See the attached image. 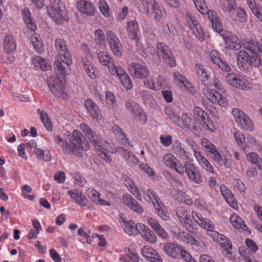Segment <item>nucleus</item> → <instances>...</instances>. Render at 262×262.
Instances as JSON below:
<instances>
[{"label":"nucleus","instance_id":"26","mask_svg":"<svg viewBox=\"0 0 262 262\" xmlns=\"http://www.w3.org/2000/svg\"><path fill=\"white\" fill-rule=\"evenodd\" d=\"M77 7L78 9L83 13L89 15H93L94 14V10L92 5L85 1L78 2L77 3Z\"/></svg>","mask_w":262,"mask_h":262},{"label":"nucleus","instance_id":"37","mask_svg":"<svg viewBox=\"0 0 262 262\" xmlns=\"http://www.w3.org/2000/svg\"><path fill=\"white\" fill-rule=\"evenodd\" d=\"M34 151L37 158L39 160L49 161L51 159V155L49 150L43 151L40 148L35 147Z\"/></svg>","mask_w":262,"mask_h":262},{"label":"nucleus","instance_id":"1","mask_svg":"<svg viewBox=\"0 0 262 262\" xmlns=\"http://www.w3.org/2000/svg\"><path fill=\"white\" fill-rule=\"evenodd\" d=\"M90 145L85 137L78 130H74L71 135L68 136V140H66L62 146V149L66 154H73L81 156V150H87Z\"/></svg>","mask_w":262,"mask_h":262},{"label":"nucleus","instance_id":"32","mask_svg":"<svg viewBox=\"0 0 262 262\" xmlns=\"http://www.w3.org/2000/svg\"><path fill=\"white\" fill-rule=\"evenodd\" d=\"M148 13L156 21L160 20L163 16L162 11L158 3L151 7L149 13Z\"/></svg>","mask_w":262,"mask_h":262},{"label":"nucleus","instance_id":"59","mask_svg":"<svg viewBox=\"0 0 262 262\" xmlns=\"http://www.w3.org/2000/svg\"><path fill=\"white\" fill-rule=\"evenodd\" d=\"M54 180L58 183H62L64 182L66 179V175L64 172L59 171L55 174Z\"/></svg>","mask_w":262,"mask_h":262},{"label":"nucleus","instance_id":"62","mask_svg":"<svg viewBox=\"0 0 262 262\" xmlns=\"http://www.w3.org/2000/svg\"><path fill=\"white\" fill-rule=\"evenodd\" d=\"M228 198L226 199V201L230 205V206L233 209L237 208V204L234 198V195L232 193H229Z\"/></svg>","mask_w":262,"mask_h":262},{"label":"nucleus","instance_id":"27","mask_svg":"<svg viewBox=\"0 0 262 262\" xmlns=\"http://www.w3.org/2000/svg\"><path fill=\"white\" fill-rule=\"evenodd\" d=\"M16 47L14 37L12 35H7L4 40V48L5 52L10 53L13 52Z\"/></svg>","mask_w":262,"mask_h":262},{"label":"nucleus","instance_id":"5","mask_svg":"<svg viewBox=\"0 0 262 262\" xmlns=\"http://www.w3.org/2000/svg\"><path fill=\"white\" fill-rule=\"evenodd\" d=\"M201 144L206 149L207 152L209 154L210 157L213 160L221 165H224L227 166L228 159L225 158H223L215 146L209 141L206 139H203L202 140Z\"/></svg>","mask_w":262,"mask_h":262},{"label":"nucleus","instance_id":"14","mask_svg":"<svg viewBox=\"0 0 262 262\" xmlns=\"http://www.w3.org/2000/svg\"><path fill=\"white\" fill-rule=\"evenodd\" d=\"M195 120L186 114H183L179 116L176 123L184 130H190L194 127Z\"/></svg>","mask_w":262,"mask_h":262},{"label":"nucleus","instance_id":"13","mask_svg":"<svg viewBox=\"0 0 262 262\" xmlns=\"http://www.w3.org/2000/svg\"><path fill=\"white\" fill-rule=\"evenodd\" d=\"M221 35L226 44V48L235 50L240 49L241 46L237 43L238 39L236 36L233 35L230 32L226 31H224Z\"/></svg>","mask_w":262,"mask_h":262},{"label":"nucleus","instance_id":"29","mask_svg":"<svg viewBox=\"0 0 262 262\" xmlns=\"http://www.w3.org/2000/svg\"><path fill=\"white\" fill-rule=\"evenodd\" d=\"M38 114L40 115V119L44 126L49 131L52 130V124L50 118L47 113L41 109L37 110Z\"/></svg>","mask_w":262,"mask_h":262},{"label":"nucleus","instance_id":"28","mask_svg":"<svg viewBox=\"0 0 262 262\" xmlns=\"http://www.w3.org/2000/svg\"><path fill=\"white\" fill-rule=\"evenodd\" d=\"M139 225H135L133 221L124 222L123 229L128 235H135L139 232Z\"/></svg>","mask_w":262,"mask_h":262},{"label":"nucleus","instance_id":"33","mask_svg":"<svg viewBox=\"0 0 262 262\" xmlns=\"http://www.w3.org/2000/svg\"><path fill=\"white\" fill-rule=\"evenodd\" d=\"M258 47L259 43L254 40L247 41L244 45V48L250 54L257 53V52L259 51Z\"/></svg>","mask_w":262,"mask_h":262},{"label":"nucleus","instance_id":"43","mask_svg":"<svg viewBox=\"0 0 262 262\" xmlns=\"http://www.w3.org/2000/svg\"><path fill=\"white\" fill-rule=\"evenodd\" d=\"M194 153L195 155V156L197 158L198 155H199L201 159L200 163L202 164V166L203 168L205 169L206 170H207L209 172H213V169L211 165L210 164V163L207 161L206 159H205L204 157H202L200 156V152H198L195 150L194 151Z\"/></svg>","mask_w":262,"mask_h":262},{"label":"nucleus","instance_id":"57","mask_svg":"<svg viewBox=\"0 0 262 262\" xmlns=\"http://www.w3.org/2000/svg\"><path fill=\"white\" fill-rule=\"evenodd\" d=\"M212 26L213 30H215L216 32L221 34H222V32H224L223 26L221 23L220 19L215 20V21H213V23H212Z\"/></svg>","mask_w":262,"mask_h":262},{"label":"nucleus","instance_id":"25","mask_svg":"<svg viewBox=\"0 0 262 262\" xmlns=\"http://www.w3.org/2000/svg\"><path fill=\"white\" fill-rule=\"evenodd\" d=\"M186 169V174L191 181L196 184H199L202 182V179L199 172L193 165H189Z\"/></svg>","mask_w":262,"mask_h":262},{"label":"nucleus","instance_id":"50","mask_svg":"<svg viewBox=\"0 0 262 262\" xmlns=\"http://www.w3.org/2000/svg\"><path fill=\"white\" fill-rule=\"evenodd\" d=\"M201 120L203 121V126H204V127H205L206 129L213 130L214 128V126L213 125V123L212 121L209 119L208 116H206L204 117V118H202Z\"/></svg>","mask_w":262,"mask_h":262},{"label":"nucleus","instance_id":"58","mask_svg":"<svg viewBox=\"0 0 262 262\" xmlns=\"http://www.w3.org/2000/svg\"><path fill=\"white\" fill-rule=\"evenodd\" d=\"M234 138L238 145L243 144L245 141V136L241 132H236L234 134Z\"/></svg>","mask_w":262,"mask_h":262},{"label":"nucleus","instance_id":"56","mask_svg":"<svg viewBox=\"0 0 262 262\" xmlns=\"http://www.w3.org/2000/svg\"><path fill=\"white\" fill-rule=\"evenodd\" d=\"M246 244L251 251L255 253L258 250V247L252 239H247L246 240Z\"/></svg>","mask_w":262,"mask_h":262},{"label":"nucleus","instance_id":"54","mask_svg":"<svg viewBox=\"0 0 262 262\" xmlns=\"http://www.w3.org/2000/svg\"><path fill=\"white\" fill-rule=\"evenodd\" d=\"M210 59L214 63L217 64L219 62L221 61V58L219 55V53L215 50H212L210 53Z\"/></svg>","mask_w":262,"mask_h":262},{"label":"nucleus","instance_id":"45","mask_svg":"<svg viewBox=\"0 0 262 262\" xmlns=\"http://www.w3.org/2000/svg\"><path fill=\"white\" fill-rule=\"evenodd\" d=\"M238 124L247 130L251 131L253 128L252 122L247 115L242 119L241 122H239Z\"/></svg>","mask_w":262,"mask_h":262},{"label":"nucleus","instance_id":"49","mask_svg":"<svg viewBox=\"0 0 262 262\" xmlns=\"http://www.w3.org/2000/svg\"><path fill=\"white\" fill-rule=\"evenodd\" d=\"M99 9L102 14L106 17L109 16V8L106 2L104 0H100L99 2Z\"/></svg>","mask_w":262,"mask_h":262},{"label":"nucleus","instance_id":"41","mask_svg":"<svg viewBox=\"0 0 262 262\" xmlns=\"http://www.w3.org/2000/svg\"><path fill=\"white\" fill-rule=\"evenodd\" d=\"M247 160L251 163L256 165L259 169L262 170V162L261 159L257 154L255 152H251L247 155Z\"/></svg>","mask_w":262,"mask_h":262},{"label":"nucleus","instance_id":"39","mask_svg":"<svg viewBox=\"0 0 262 262\" xmlns=\"http://www.w3.org/2000/svg\"><path fill=\"white\" fill-rule=\"evenodd\" d=\"M222 8L224 11L231 12L236 10L235 0H222Z\"/></svg>","mask_w":262,"mask_h":262},{"label":"nucleus","instance_id":"63","mask_svg":"<svg viewBox=\"0 0 262 262\" xmlns=\"http://www.w3.org/2000/svg\"><path fill=\"white\" fill-rule=\"evenodd\" d=\"M143 5L145 7L147 13H149L150 9L157 2L155 0H142Z\"/></svg>","mask_w":262,"mask_h":262},{"label":"nucleus","instance_id":"60","mask_svg":"<svg viewBox=\"0 0 262 262\" xmlns=\"http://www.w3.org/2000/svg\"><path fill=\"white\" fill-rule=\"evenodd\" d=\"M180 222L184 224L187 228H190L193 223L192 217L189 213L183 220H181Z\"/></svg>","mask_w":262,"mask_h":262},{"label":"nucleus","instance_id":"11","mask_svg":"<svg viewBox=\"0 0 262 262\" xmlns=\"http://www.w3.org/2000/svg\"><path fill=\"white\" fill-rule=\"evenodd\" d=\"M130 74L136 78L144 79L149 75L147 68L137 63H132L128 67Z\"/></svg>","mask_w":262,"mask_h":262},{"label":"nucleus","instance_id":"55","mask_svg":"<svg viewBox=\"0 0 262 262\" xmlns=\"http://www.w3.org/2000/svg\"><path fill=\"white\" fill-rule=\"evenodd\" d=\"M166 115L168 118L173 121L174 123L177 122L179 115H177L170 108H166L165 110Z\"/></svg>","mask_w":262,"mask_h":262},{"label":"nucleus","instance_id":"46","mask_svg":"<svg viewBox=\"0 0 262 262\" xmlns=\"http://www.w3.org/2000/svg\"><path fill=\"white\" fill-rule=\"evenodd\" d=\"M196 9L203 14L207 12V6L204 0H193Z\"/></svg>","mask_w":262,"mask_h":262},{"label":"nucleus","instance_id":"47","mask_svg":"<svg viewBox=\"0 0 262 262\" xmlns=\"http://www.w3.org/2000/svg\"><path fill=\"white\" fill-rule=\"evenodd\" d=\"M236 10V18H234L235 21L241 23L245 22L247 20V15L243 9L238 8Z\"/></svg>","mask_w":262,"mask_h":262},{"label":"nucleus","instance_id":"51","mask_svg":"<svg viewBox=\"0 0 262 262\" xmlns=\"http://www.w3.org/2000/svg\"><path fill=\"white\" fill-rule=\"evenodd\" d=\"M84 70L86 72L87 74L92 78L94 79L96 77V74H95V70L94 69L93 66L91 64H84Z\"/></svg>","mask_w":262,"mask_h":262},{"label":"nucleus","instance_id":"44","mask_svg":"<svg viewBox=\"0 0 262 262\" xmlns=\"http://www.w3.org/2000/svg\"><path fill=\"white\" fill-rule=\"evenodd\" d=\"M261 58L257 53L250 54L248 64L254 67H257L261 64Z\"/></svg>","mask_w":262,"mask_h":262},{"label":"nucleus","instance_id":"16","mask_svg":"<svg viewBox=\"0 0 262 262\" xmlns=\"http://www.w3.org/2000/svg\"><path fill=\"white\" fill-rule=\"evenodd\" d=\"M123 202L129 207L133 211L137 213H141L143 211L142 206L128 194L123 196Z\"/></svg>","mask_w":262,"mask_h":262},{"label":"nucleus","instance_id":"64","mask_svg":"<svg viewBox=\"0 0 262 262\" xmlns=\"http://www.w3.org/2000/svg\"><path fill=\"white\" fill-rule=\"evenodd\" d=\"M50 254L51 258L55 262H61V259L58 253L53 249L50 250Z\"/></svg>","mask_w":262,"mask_h":262},{"label":"nucleus","instance_id":"53","mask_svg":"<svg viewBox=\"0 0 262 262\" xmlns=\"http://www.w3.org/2000/svg\"><path fill=\"white\" fill-rule=\"evenodd\" d=\"M191 164H185V166H183L181 164L179 163L178 164L176 162V165L175 167H173L179 173L183 174L184 172L186 173L187 171V168H188L189 165H191Z\"/></svg>","mask_w":262,"mask_h":262},{"label":"nucleus","instance_id":"36","mask_svg":"<svg viewBox=\"0 0 262 262\" xmlns=\"http://www.w3.org/2000/svg\"><path fill=\"white\" fill-rule=\"evenodd\" d=\"M127 29L128 31L129 36L132 39L136 38L138 30V25L135 20L129 21L127 24Z\"/></svg>","mask_w":262,"mask_h":262},{"label":"nucleus","instance_id":"35","mask_svg":"<svg viewBox=\"0 0 262 262\" xmlns=\"http://www.w3.org/2000/svg\"><path fill=\"white\" fill-rule=\"evenodd\" d=\"M203 93L207 97V98L212 103L216 102L219 96H220V94L217 91L209 89H205L203 91Z\"/></svg>","mask_w":262,"mask_h":262},{"label":"nucleus","instance_id":"7","mask_svg":"<svg viewBox=\"0 0 262 262\" xmlns=\"http://www.w3.org/2000/svg\"><path fill=\"white\" fill-rule=\"evenodd\" d=\"M71 63V56H69V55L61 58L58 57L54 63V69L57 75L62 76L68 74L70 71V65Z\"/></svg>","mask_w":262,"mask_h":262},{"label":"nucleus","instance_id":"40","mask_svg":"<svg viewBox=\"0 0 262 262\" xmlns=\"http://www.w3.org/2000/svg\"><path fill=\"white\" fill-rule=\"evenodd\" d=\"M153 205L157 214L163 220H166L168 216L164 211V206L160 204L159 200L153 202Z\"/></svg>","mask_w":262,"mask_h":262},{"label":"nucleus","instance_id":"21","mask_svg":"<svg viewBox=\"0 0 262 262\" xmlns=\"http://www.w3.org/2000/svg\"><path fill=\"white\" fill-rule=\"evenodd\" d=\"M191 217L194 221L203 228L212 231L214 229V225L208 220L199 216L196 212L191 213Z\"/></svg>","mask_w":262,"mask_h":262},{"label":"nucleus","instance_id":"6","mask_svg":"<svg viewBox=\"0 0 262 262\" xmlns=\"http://www.w3.org/2000/svg\"><path fill=\"white\" fill-rule=\"evenodd\" d=\"M157 54L160 57H162L170 67H172L176 65L175 58L169 48L164 43H160L157 46Z\"/></svg>","mask_w":262,"mask_h":262},{"label":"nucleus","instance_id":"61","mask_svg":"<svg viewBox=\"0 0 262 262\" xmlns=\"http://www.w3.org/2000/svg\"><path fill=\"white\" fill-rule=\"evenodd\" d=\"M207 12L206 14H207L208 17L211 22V23H213V21H215V20H218L220 19L219 17L217 16V14L216 12L213 10L209 11L207 8Z\"/></svg>","mask_w":262,"mask_h":262},{"label":"nucleus","instance_id":"17","mask_svg":"<svg viewBox=\"0 0 262 262\" xmlns=\"http://www.w3.org/2000/svg\"><path fill=\"white\" fill-rule=\"evenodd\" d=\"M98 58L100 63L104 66H106L112 74V70L114 69L117 70L118 66H116L114 63V60L105 52H100L98 54Z\"/></svg>","mask_w":262,"mask_h":262},{"label":"nucleus","instance_id":"34","mask_svg":"<svg viewBox=\"0 0 262 262\" xmlns=\"http://www.w3.org/2000/svg\"><path fill=\"white\" fill-rule=\"evenodd\" d=\"M196 74L200 79L201 81L203 82L207 81L209 79V75L207 74L205 67L200 63H198L195 66Z\"/></svg>","mask_w":262,"mask_h":262},{"label":"nucleus","instance_id":"48","mask_svg":"<svg viewBox=\"0 0 262 262\" xmlns=\"http://www.w3.org/2000/svg\"><path fill=\"white\" fill-rule=\"evenodd\" d=\"M232 115H233L235 121L238 123L241 122V120L246 115L238 108H234L232 111Z\"/></svg>","mask_w":262,"mask_h":262},{"label":"nucleus","instance_id":"31","mask_svg":"<svg viewBox=\"0 0 262 262\" xmlns=\"http://www.w3.org/2000/svg\"><path fill=\"white\" fill-rule=\"evenodd\" d=\"M89 198L97 204L106 206H110L111 205L110 202L101 199L100 198L99 193L94 189H93L89 192Z\"/></svg>","mask_w":262,"mask_h":262},{"label":"nucleus","instance_id":"20","mask_svg":"<svg viewBox=\"0 0 262 262\" xmlns=\"http://www.w3.org/2000/svg\"><path fill=\"white\" fill-rule=\"evenodd\" d=\"M250 53L245 50L239 51L237 54V63L238 66L243 70H246L247 64L249 63Z\"/></svg>","mask_w":262,"mask_h":262},{"label":"nucleus","instance_id":"4","mask_svg":"<svg viewBox=\"0 0 262 262\" xmlns=\"http://www.w3.org/2000/svg\"><path fill=\"white\" fill-rule=\"evenodd\" d=\"M47 82L49 88L54 95L63 99H67L68 96L64 92V85L58 76H50L47 79Z\"/></svg>","mask_w":262,"mask_h":262},{"label":"nucleus","instance_id":"3","mask_svg":"<svg viewBox=\"0 0 262 262\" xmlns=\"http://www.w3.org/2000/svg\"><path fill=\"white\" fill-rule=\"evenodd\" d=\"M50 5L48 9V13L57 24H62L68 21L69 16L65 7L60 3V0H50Z\"/></svg>","mask_w":262,"mask_h":262},{"label":"nucleus","instance_id":"42","mask_svg":"<svg viewBox=\"0 0 262 262\" xmlns=\"http://www.w3.org/2000/svg\"><path fill=\"white\" fill-rule=\"evenodd\" d=\"M162 161L166 166L173 168L176 165L177 160L173 155L166 154L163 156Z\"/></svg>","mask_w":262,"mask_h":262},{"label":"nucleus","instance_id":"10","mask_svg":"<svg viewBox=\"0 0 262 262\" xmlns=\"http://www.w3.org/2000/svg\"><path fill=\"white\" fill-rule=\"evenodd\" d=\"M125 107L129 110L133 115L137 117L140 121L144 123L147 121L146 116L142 109L135 101H127L125 102Z\"/></svg>","mask_w":262,"mask_h":262},{"label":"nucleus","instance_id":"9","mask_svg":"<svg viewBox=\"0 0 262 262\" xmlns=\"http://www.w3.org/2000/svg\"><path fill=\"white\" fill-rule=\"evenodd\" d=\"M108 44L114 54L117 56L122 55V46L117 36L112 31L106 33Z\"/></svg>","mask_w":262,"mask_h":262},{"label":"nucleus","instance_id":"24","mask_svg":"<svg viewBox=\"0 0 262 262\" xmlns=\"http://www.w3.org/2000/svg\"><path fill=\"white\" fill-rule=\"evenodd\" d=\"M23 18L28 28L32 31L36 29V25L34 20L32 18L31 13L28 8L23 9L21 11Z\"/></svg>","mask_w":262,"mask_h":262},{"label":"nucleus","instance_id":"19","mask_svg":"<svg viewBox=\"0 0 262 262\" xmlns=\"http://www.w3.org/2000/svg\"><path fill=\"white\" fill-rule=\"evenodd\" d=\"M55 47L58 53V57L60 58L64 57V56H67V55H69V56H71L70 52L64 40L63 39L60 38L56 39L55 41Z\"/></svg>","mask_w":262,"mask_h":262},{"label":"nucleus","instance_id":"8","mask_svg":"<svg viewBox=\"0 0 262 262\" xmlns=\"http://www.w3.org/2000/svg\"><path fill=\"white\" fill-rule=\"evenodd\" d=\"M226 80L230 85L236 89L245 90H249L251 87L247 85L248 82L244 79H241L239 76L234 73L228 74L226 77Z\"/></svg>","mask_w":262,"mask_h":262},{"label":"nucleus","instance_id":"38","mask_svg":"<svg viewBox=\"0 0 262 262\" xmlns=\"http://www.w3.org/2000/svg\"><path fill=\"white\" fill-rule=\"evenodd\" d=\"M31 41L34 49L39 53L43 51V46L39 35L35 34L31 38Z\"/></svg>","mask_w":262,"mask_h":262},{"label":"nucleus","instance_id":"23","mask_svg":"<svg viewBox=\"0 0 262 262\" xmlns=\"http://www.w3.org/2000/svg\"><path fill=\"white\" fill-rule=\"evenodd\" d=\"M142 253L144 257L151 262H162V261L158 253L151 248L144 247L142 250Z\"/></svg>","mask_w":262,"mask_h":262},{"label":"nucleus","instance_id":"22","mask_svg":"<svg viewBox=\"0 0 262 262\" xmlns=\"http://www.w3.org/2000/svg\"><path fill=\"white\" fill-rule=\"evenodd\" d=\"M84 106L93 118H98L100 114V110L93 101L89 99L86 100L84 102Z\"/></svg>","mask_w":262,"mask_h":262},{"label":"nucleus","instance_id":"15","mask_svg":"<svg viewBox=\"0 0 262 262\" xmlns=\"http://www.w3.org/2000/svg\"><path fill=\"white\" fill-rule=\"evenodd\" d=\"M163 250L168 256L176 258L180 255L183 248L176 244L167 243L164 246Z\"/></svg>","mask_w":262,"mask_h":262},{"label":"nucleus","instance_id":"52","mask_svg":"<svg viewBox=\"0 0 262 262\" xmlns=\"http://www.w3.org/2000/svg\"><path fill=\"white\" fill-rule=\"evenodd\" d=\"M95 41L98 45H101L105 39L104 34L100 29L95 32Z\"/></svg>","mask_w":262,"mask_h":262},{"label":"nucleus","instance_id":"30","mask_svg":"<svg viewBox=\"0 0 262 262\" xmlns=\"http://www.w3.org/2000/svg\"><path fill=\"white\" fill-rule=\"evenodd\" d=\"M230 222L232 225L236 228L241 229L244 231L248 229L247 226L244 223L242 219L237 215H232L230 219Z\"/></svg>","mask_w":262,"mask_h":262},{"label":"nucleus","instance_id":"18","mask_svg":"<svg viewBox=\"0 0 262 262\" xmlns=\"http://www.w3.org/2000/svg\"><path fill=\"white\" fill-rule=\"evenodd\" d=\"M139 233L144 239L151 243H155L157 241V237L155 233L144 225L139 224Z\"/></svg>","mask_w":262,"mask_h":262},{"label":"nucleus","instance_id":"2","mask_svg":"<svg viewBox=\"0 0 262 262\" xmlns=\"http://www.w3.org/2000/svg\"><path fill=\"white\" fill-rule=\"evenodd\" d=\"M80 128L85 136L94 145L96 150L99 152V156L106 161L110 162L111 161V156L107 150L102 147L101 139L98 135L85 123L81 124Z\"/></svg>","mask_w":262,"mask_h":262},{"label":"nucleus","instance_id":"12","mask_svg":"<svg viewBox=\"0 0 262 262\" xmlns=\"http://www.w3.org/2000/svg\"><path fill=\"white\" fill-rule=\"evenodd\" d=\"M112 74L116 75L119 77L121 84L126 89L130 90L132 88L133 84L130 78L121 67L118 66L117 70H112Z\"/></svg>","mask_w":262,"mask_h":262}]
</instances>
